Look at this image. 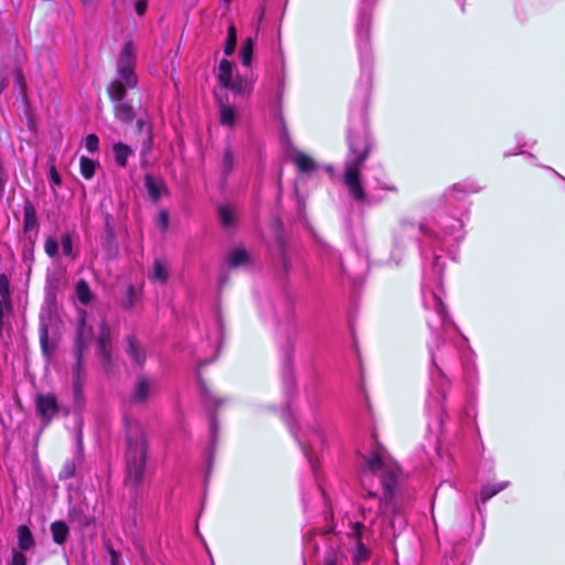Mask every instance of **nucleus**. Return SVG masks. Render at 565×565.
<instances>
[{"label": "nucleus", "mask_w": 565, "mask_h": 565, "mask_svg": "<svg viewBox=\"0 0 565 565\" xmlns=\"http://www.w3.org/2000/svg\"><path fill=\"white\" fill-rule=\"evenodd\" d=\"M365 468L361 472V484L366 490L370 498H377L379 484L383 489V498L380 501L379 515L384 520L390 519L392 529L396 523L403 527L405 521L399 516V504L396 498V487L398 482V467L386 461L382 455L381 448L364 456Z\"/></svg>", "instance_id": "f257e3e1"}, {"label": "nucleus", "mask_w": 565, "mask_h": 565, "mask_svg": "<svg viewBox=\"0 0 565 565\" xmlns=\"http://www.w3.org/2000/svg\"><path fill=\"white\" fill-rule=\"evenodd\" d=\"M135 66L134 44L128 41L121 49L117 61V76L107 87L108 96L114 104L115 117L124 124L132 122L136 116L132 106L125 99L127 89L135 88L138 84Z\"/></svg>", "instance_id": "f03ea898"}, {"label": "nucleus", "mask_w": 565, "mask_h": 565, "mask_svg": "<svg viewBox=\"0 0 565 565\" xmlns=\"http://www.w3.org/2000/svg\"><path fill=\"white\" fill-rule=\"evenodd\" d=\"M350 153L344 163L343 182L356 202L365 201V192L361 183V172L370 152L369 140L364 134L349 136Z\"/></svg>", "instance_id": "7ed1b4c3"}, {"label": "nucleus", "mask_w": 565, "mask_h": 565, "mask_svg": "<svg viewBox=\"0 0 565 565\" xmlns=\"http://www.w3.org/2000/svg\"><path fill=\"white\" fill-rule=\"evenodd\" d=\"M147 445L138 424H127V483L137 487L143 479Z\"/></svg>", "instance_id": "20e7f679"}, {"label": "nucleus", "mask_w": 565, "mask_h": 565, "mask_svg": "<svg viewBox=\"0 0 565 565\" xmlns=\"http://www.w3.org/2000/svg\"><path fill=\"white\" fill-rule=\"evenodd\" d=\"M216 77L222 87L231 89L234 94L245 95L252 90V83L248 79L241 75L233 76V64L228 60L223 58L220 62Z\"/></svg>", "instance_id": "39448f33"}, {"label": "nucleus", "mask_w": 565, "mask_h": 565, "mask_svg": "<svg viewBox=\"0 0 565 565\" xmlns=\"http://www.w3.org/2000/svg\"><path fill=\"white\" fill-rule=\"evenodd\" d=\"M90 342V330H87L85 324L82 323L77 330V337L74 348V354L76 356V365L73 369L74 375V392L75 394H79L82 390V358L85 351L88 350V345Z\"/></svg>", "instance_id": "423d86ee"}, {"label": "nucleus", "mask_w": 565, "mask_h": 565, "mask_svg": "<svg viewBox=\"0 0 565 565\" xmlns=\"http://www.w3.org/2000/svg\"><path fill=\"white\" fill-rule=\"evenodd\" d=\"M369 533V527L361 522H355L351 527L349 536L355 542V545L352 548V561L354 565H360L361 563L366 562L370 557V550L363 543V540L367 537Z\"/></svg>", "instance_id": "0eeeda50"}, {"label": "nucleus", "mask_w": 565, "mask_h": 565, "mask_svg": "<svg viewBox=\"0 0 565 565\" xmlns=\"http://www.w3.org/2000/svg\"><path fill=\"white\" fill-rule=\"evenodd\" d=\"M60 409L57 398L54 394H39L35 399V412L42 425L47 426L57 415Z\"/></svg>", "instance_id": "6e6552de"}, {"label": "nucleus", "mask_w": 565, "mask_h": 565, "mask_svg": "<svg viewBox=\"0 0 565 565\" xmlns=\"http://www.w3.org/2000/svg\"><path fill=\"white\" fill-rule=\"evenodd\" d=\"M226 264L231 268L248 267L252 257L243 246H234L226 254Z\"/></svg>", "instance_id": "1a4fd4ad"}, {"label": "nucleus", "mask_w": 565, "mask_h": 565, "mask_svg": "<svg viewBox=\"0 0 565 565\" xmlns=\"http://www.w3.org/2000/svg\"><path fill=\"white\" fill-rule=\"evenodd\" d=\"M152 390V382L146 377H140L135 384L131 394L130 402L132 404H143L148 401Z\"/></svg>", "instance_id": "9d476101"}, {"label": "nucleus", "mask_w": 565, "mask_h": 565, "mask_svg": "<svg viewBox=\"0 0 565 565\" xmlns=\"http://www.w3.org/2000/svg\"><path fill=\"white\" fill-rule=\"evenodd\" d=\"M127 354L132 364L138 367H142L146 362V352L145 349L137 342V340L129 335L127 338Z\"/></svg>", "instance_id": "9b49d317"}, {"label": "nucleus", "mask_w": 565, "mask_h": 565, "mask_svg": "<svg viewBox=\"0 0 565 565\" xmlns=\"http://www.w3.org/2000/svg\"><path fill=\"white\" fill-rule=\"evenodd\" d=\"M83 460V454H82V434L79 433L78 434V450H77V454L75 455V457L71 460H67L58 477L61 480H66V479H70L72 477L75 476V472H76V467L77 465H79Z\"/></svg>", "instance_id": "f8f14e48"}, {"label": "nucleus", "mask_w": 565, "mask_h": 565, "mask_svg": "<svg viewBox=\"0 0 565 565\" xmlns=\"http://www.w3.org/2000/svg\"><path fill=\"white\" fill-rule=\"evenodd\" d=\"M36 211L30 201H26L23 209V231L29 234L38 230Z\"/></svg>", "instance_id": "ddd939ff"}, {"label": "nucleus", "mask_w": 565, "mask_h": 565, "mask_svg": "<svg viewBox=\"0 0 565 565\" xmlns=\"http://www.w3.org/2000/svg\"><path fill=\"white\" fill-rule=\"evenodd\" d=\"M149 279L156 282L166 284L169 279V268L164 260L156 259L152 270L149 273Z\"/></svg>", "instance_id": "4468645a"}, {"label": "nucleus", "mask_w": 565, "mask_h": 565, "mask_svg": "<svg viewBox=\"0 0 565 565\" xmlns=\"http://www.w3.org/2000/svg\"><path fill=\"white\" fill-rule=\"evenodd\" d=\"M109 344H110V331H109L108 326L105 323V321H103L100 324V331H99V335H98V349H99V353L106 360L110 359Z\"/></svg>", "instance_id": "2eb2a0df"}, {"label": "nucleus", "mask_w": 565, "mask_h": 565, "mask_svg": "<svg viewBox=\"0 0 565 565\" xmlns=\"http://www.w3.org/2000/svg\"><path fill=\"white\" fill-rule=\"evenodd\" d=\"M18 546L21 551H29L34 547L33 534L26 525H20L17 529Z\"/></svg>", "instance_id": "dca6fc26"}, {"label": "nucleus", "mask_w": 565, "mask_h": 565, "mask_svg": "<svg viewBox=\"0 0 565 565\" xmlns=\"http://www.w3.org/2000/svg\"><path fill=\"white\" fill-rule=\"evenodd\" d=\"M115 161L118 166L125 168L128 158L134 153L132 149L124 142H117L113 147Z\"/></svg>", "instance_id": "f3484780"}, {"label": "nucleus", "mask_w": 565, "mask_h": 565, "mask_svg": "<svg viewBox=\"0 0 565 565\" xmlns=\"http://www.w3.org/2000/svg\"><path fill=\"white\" fill-rule=\"evenodd\" d=\"M145 185L149 193V196L154 202L159 201V199L161 198L162 190L164 189L163 182L147 174L145 178Z\"/></svg>", "instance_id": "a211bd4d"}, {"label": "nucleus", "mask_w": 565, "mask_h": 565, "mask_svg": "<svg viewBox=\"0 0 565 565\" xmlns=\"http://www.w3.org/2000/svg\"><path fill=\"white\" fill-rule=\"evenodd\" d=\"M51 532L53 536V541L62 545L66 542V539L68 536V526L63 521H55L51 524Z\"/></svg>", "instance_id": "6ab92c4d"}, {"label": "nucleus", "mask_w": 565, "mask_h": 565, "mask_svg": "<svg viewBox=\"0 0 565 565\" xmlns=\"http://www.w3.org/2000/svg\"><path fill=\"white\" fill-rule=\"evenodd\" d=\"M292 161L300 172H311L316 169L315 161L302 152H296L292 157Z\"/></svg>", "instance_id": "aec40b11"}, {"label": "nucleus", "mask_w": 565, "mask_h": 565, "mask_svg": "<svg viewBox=\"0 0 565 565\" xmlns=\"http://www.w3.org/2000/svg\"><path fill=\"white\" fill-rule=\"evenodd\" d=\"M345 559L342 551L330 547L324 554L322 565H343Z\"/></svg>", "instance_id": "412c9836"}, {"label": "nucleus", "mask_w": 565, "mask_h": 565, "mask_svg": "<svg viewBox=\"0 0 565 565\" xmlns=\"http://www.w3.org/2000/svg\"><path fill=\"white\" fill-rule=\"evenodd\" d=\"M76 296L83 305H88L90 300L93 299V294L90 291L89 285L84 280L81 279L76 284Z\"/></svg>", "instance_id": "4be33fe9"}, {"label": "nucleus", "mask_w": 565, "mask_h": 565, "mask_svg": "<svg viewBox=\"0 0 565 565\" xmlns=\"http://www.w3.org/2000/svg\"><path fill=\"white\" fill-rule=\"evenodd\" d=\"M218 217L221 223L226 227L235 224V211L231 205H220Z\"/></svg>", "instance_id": "5701e85b"}, {"label": "nucleus", "mask_w": 565, "mask_h": 565, "mask_svg": "<svg viewBox=\"0 0 565 565\" xmlns=\"http://www.w3.org/2000/svg\"><path fill=\"white\" fill-rule=\"evenodd\" d=\"M253 50H254L253 39L252 38L245 39V41L241 47V52H239L242 64L244 66L250 65L252 58H253Z\"/></svg>", "instance_id": "b1692460"}, {"label": "nucleus", "mask_w": 565, "mask_h": 565, "mask_svg": "<svg viewBox=\"0 0 565 565\" xmlns=\"http://www.w3.org/2000/svg\"><path fill=\"white\" fill-rule=\"evenodd\" d=\"M280 230H281V223L279 221H277L276 222V242L281 248V256H280L281 266L285 271H288L290 268V262L285 252L284 239L281 236Z\"/></svg>", "instance_id": "393cba45"}, {"label": "nucleus", "mask_w": 565, "mask_h": 565, "mask_svg": "<svg viewBox=\"0 0 565 565\" xmlns=\"http://www.w3.org/2000/svg\"><path fill=\"white\" fill-rule=\"evenodd\" d=\"M507 482L498 483V484H487L481 489L480 500L484 503L498 492L502 491L507 487Z\"/></svg>", "instance_id": "a878e982"}, {"label": "nucleus", "mask_w": 565, "mask_h": 565, "mask_svg": "<svg viewBox=\"0 0 565 565\" xmlns=\"http://www.w3.org/2000/svg\"><path fill=\"white\" fill-rule=\"evenodd\" d=\"M220 116L223 125L233 126L236 118V111L232 106L222 104L220 107Z\"/></svg>", "instance_id": "bb28decb"}, {"label": "nucleus", "mask_w": 565, "mask_h": 565, "mask_svg": "<svg viewBox=\"0 0 565 565\" xmlns=\"http://www.w3.org/2000/svg\"><path fill=\"white\" fill-rule=\"evenodd\" d=\"M96 166L97 163L94 160L88 159L86 157H82L79 160L81 173L87 180L94 177Z\"/></svg>", "instance_id": "cd10ccee"}, {"label": "nucleus", "mask_w": 565, "mask_h": 565, "mask_svg": "<svg viewBox=\"0 0 565 565\" xmlns=\"http://www.w3.org/2000/svg\"><path fill=\"white\" fill-rule=\"evenodd\" d=\"M236 47V29L233 24L228 26L227 30V38L224 45V53L225 55H232Z\"/></svg>", "instance_id": "c85d7f7f"}, {"label": "nucleus", "mask_w": 565, "mask_h": 565, "mask_svg": "<svg viewBox=\"0 0 565 565\" xmlns=\"http://www.w3.org/2000/svg\"><path fill=\"white\" fill-rule=\"evenodd\" d=\"M234 168V156L230 147L225 148L222 159V174L227 177Z\"/></svg>", "instance_id": "c756f323"}, {"label": "nucleus", "mask_w": 565, "mask_h": 565, "mask_svg": "<svg viewBox=\"0 0 565 565\" xmlns=\"http://www.w3.org/2000/svg\"><path fill=\"white\" fill-rule=\"evenodd\" d=\"M0 299H3L8 302L12 301L11 299V290H10V281L7 275L1 274L0 275Z\"/></svg>", "instance_id": "7c9ffc66"}, {"label": "nucleus", "mask_w": 565, "mask_h": 565, "mask_svg": "<svg viewBox=\"0 0 565 565\" xmlns=\"http://www.w3.org/2000/svg\"><path fill=\"white\" fill-rule=\"evenodd\" d=\"M135 287L132 285L128 286L126 296L121 300V306L124 309L129 310L135 306Z\"/></svg>", "instance_id": "2f4dec72"}, {"label": "nucleus", "mask_w": 565, "mask_h": 565, "mask_svg": "<svg viewBox=\"0 0 565 565\" xmlns=\"http://www.w3.org/2000/svg\"><path fill=\"white\" fill-rule=\"evenodd\" d=\"M40 343L42 351L45 355H49L51 352L50 345H49V329L45 324H43L40 329Z\"/></svg>", "instance_id": "473e14b6"}, {"label": "nucleus", "mask_w": 565, "mask_h": 565, "mask_svg": "<svg viewBox=\"0 0 565 565\" xmlns=\"http://www.w3.org/2000/svg\"><path fill=\"white\" fill-rule=\"evenodd\" d=\"M61 244L64 255L73 257V242L70 234H64L62 236Z\"/></svg>", "instance_id": "72a5a7b5"}, {"label": "nucleus", "mask_w": 565, "mask_h": 565, "mask_svg": "<svg viewBox=\"0 0 565 565\" xmlns=\"http://www.w3.org/2000/svg\"><path fill=\"white\" fill-rule=\"evenodd\" d=\"M44 249L50 257H55L57 255L58 244L54 238L49 237L45 241Z\"/></svg>", "instance_id": "f704fd0d"}, {"label": "nucleus", "mask_w": 565, "mask_h": 565, "mask_svg": "<svg viewBox=\"0 0 565 565\" xmlns=\"http://www.w3.org/2000/svg\"><path fill=\"white\" fill-rule=\"evenodd\" d=\"M85 147L89 152H96L99 147V139L96 135L90 134L86 137Z\"/></svg>", "instance_id": "c9c22d12"}, {"label": "nucleus", "mask_w": 565, "mask_h": 565, "mask_svg": "<svg viewBox=\"0 0 565 565\" xmlns=\"http://www.w3.org/2000/svg\"><path fill=\"white\" fill-rule=\"evenodd\" d=\"M158 225L164 231L169 225V213L166 210L159 212L158 215Z\"/></svg>", "instance_id": "e433bc0d"}, {"label": "nucleus", "mask_w": 565, "mask_h": 565, "mask_svg": "<svg viewBox=\"0 0 565 565\" xmlns=\"http://www.w3.org/2000/svg\"><path fill=\"white\" fill-rule=\"evenodd\" d=\"M10 565H26V557L21 552L13 550L12 562Z\"/></svg>", "instance_id": "4c0bfd02"}, {"label": "nucleus", "mask_w": 565, "mask_h": 565, "mask_svg": "<svg viewBox=\"0 0 565 565\" xmlns=\"http://www.w3.org/2000/svg\"><path fill=\"white\" fill-rule=\"evenodd\" d=\"M12 310V301H4L0 299V319H3L7 313H10Z\"/></svg>", "instance_id": "58836bf2"}, {"label": "nucleus", "mask_w": 565, "mask_h": 565, "mask_svg": "<svg viewBox=\"0 0 565 565\" xmlns=\"http://www.w3.org/2000/svg\"><path fill=\"white\" fill-rule=\"evenodd\" d=\"M8 181V175L2 167V162L0 161V199L3 195L4 186Z\"/></svg>", "instance_id": "ea45409f"}, {"label": "nucleus", "mask_w": 565, "mask_h": 565, "mask_svg": "<svg viewBox=\"0 0 565 565\" xmlns=\"http://www.w3.org/2000/svg\"><path fill=\"white\" fill-rule=\"evenodd\" d=\"M147 10V0H137L135 3V11L138 15H143Z\"/></svg>", "instance_id": "a19ab883"}, {"label": "nucleus", "mask_w": 565, "mask_h": 565, "mask_svg": "<svg viewBox=\"0 0 565 565\" xmlns=\"http://www.w3.org/2000/svg\"><path fill=\"white\" fill-rule=\"evenodd\" d=\"M437 307H436V310L438 312V315L440 316L441 320L445 321L446 319V312H445V307L444 305L439 301V299H437Z\"/></svg>", "instance_id": "79ce46f5"}, {"label": "nucleus", "mask_w": 565, "mask_h": 565, "mask_svg": "<svg viewBox=\"0 0 565 565\" xmlns=\"http://www.w3.org/2000/svg\"><path fill=\"white\" fill-rule=\"evenodd\" d=\"M110 558H111V565H119V558L120 555L115 550H109Z\"/></svg>", "instance_id": "37998d69"}, {"label": "nucleus", "mask_w": 565, "mask_h": 565, "mask_svg": "<svg viewBox=\"0 0 565 565\" xmlns=\"http://www.w3.org/2000/svg\"><path fill=\"white\" fill-rule=\"evenodd\" d=\"M50 178L54 184L61 183V178L54 168L50 172Z\"/></svg>", "instance_id": "c03bdc74"}, {"label": "nucleus", "mask_w": 565, "mask_h": 565, "mask_svg": "<svg viewBox=\"0 0 565 565\" xmlns=\"http://www.w3.org/2000/svg\"><path fill=\"white\" fill-rule=\"evenodd\" d=\"M81 2L86 7V8H95L96 4H97V0H81Z\"/></svg>", "instance_id": "a18cd8bd"}, {"label": "nucleus", "mask_w": 565, "mask_h": 565, "mask_svg": "<svg viewBox=\"0 0 565 565\" xmlns=\"http://www.w3.org/2000/svg\"><path fill=\"white\" fill-rule=\"evenodd\" d=\"M7 84L8 83L6 77L2 74H0V93L7 87Z\"/></svg>", "instance_id": "49530a36"}, {"label": "nucleus", "mask_w": 565, "mask_h": 565, "mask_svg": "<svg viewBox=\"0 0 565 565\" xmlns=\"http://www.w3.org/2000/svg\"><path fill=\"white\" fill-rule=\"evenodd\" d=\"M3 330V319H0V337L2 335Z\"/></svg>", "instance_id": "de8ad7c7"}, {"label": "nucleus", "mask_w": 565, "mask_h": 565, "mask_svg": "<svg viewBox=\"0 0 565 565\" xmlns=\"http://www.w3.org/2000/svg\"><path fill=\"white\" fill-rule=\"evenodd\" d=\"M201 387H202V391L204 392L206 398H210V394H209V392L205 391V387L203 385H201Z\"/></svg>", "instance_id": "09e8293b"}, {"label": "nucleus", "mask_w": 565, "mask_h": 565, "mask_svg": "<svg viewBox=\"0 0 565 565\" xmlns=\"http://www.w3.org/2000/svg\"><path fill=\"white\" fill-rule=\"evenodd\" d=\"M149 147H150V146H147V148H145V149L142 150V154H146V152L149 150Z\"/></svg>", "instance_id": "8fccbe9b"}, {"label": "nucleus", "mask_w": 565, "mask_h": 565, "mask_svg": "<svg viewBox=\"0 0 565 565\" xmlns=\"http://www.w3.org/2000/svg\"><path fill=\"white\" fill-rule=\"evenodd\" d=\"M17 79L20 82L22 79V75L21 74H18L17 75Z\"/></svg>", "instance_id": "3c124183"}, {"label": "nucleus", "mask_w": 565, "mask_h": 565, "mask_svg": "<svg viewBox=\"0 0 565 565\" xmlns=\"http://www.w3.org/2000/svg\"><path fill=\"white\" fill-rule=\"evenodd\" d=\"M211 425H212V429H214V428H215V422H214V419L212 420V424H211Z\"/></svg>", "instance_id": "603ef678"}, {"label": "nucleus", "mask_w": 565, "mask_h": 565, "mask_svg": "<svg viewBox=\"0 0 565 565\" xmlns=\"http://www.w3.org/2000/svg\"><path fill=\"white\" fill-rule=\"evenodd\" d=\"M223 1H224L225 3H228V2H231L232 0H223Z\"/></svg>", "instance_id": "864d4df0"}]
</instances>
